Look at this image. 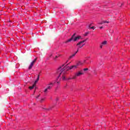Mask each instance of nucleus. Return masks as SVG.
I'll list each match as a JSON object with an SVG mask.
<instances>
[{"instance_id": "obj_1", "label": "nucleus", "mask_w": 130, "mask_h": 130, "mask_svg": "<svg viewBox=\"0 0 130 130\" xmlns=\"http://www.w3.org/2000/svg\"><path fill=\"white\" fill-rule=\"evenodd\" d=\"M86 60H84L83 61H79L77 62L76 64L74 66L69 67L68 64H64L61 67H60L58 69V72L59 73V76H58V80L62 79L63 81L67 80V78H66V75L68 71H70V70H76L79 66H82V64H84Z\"/></svg>"}, {"instance_id": "obj_2", "label": "nucleus", "mask_w": 130, "mask_h": 130, "mask_svg": "<svg viewBox=\"0 0 130 130\" xmlns=\"http://www.w3.org/2000/svg\"><path fill=\"white\" fill-rule=\"evenodd\" d=\"M85 44H86V40H83V41H80L78 43H77V51L75 52L74 53V54H73L72 55H71L69 57L68 60H70V59H72V58H73V57H74L75 55H76V54H77V53H78V52L79 51V50H80V48H82V47H83V46H84V45H85Z\"/></svg>"}, {"instance_id": "obj_3", "label": "nucleus", "mask_w": 130, "mask_h": 130, "mask_svg": "<svg viewBox=\"0 0 130 130\" xmlns=\"http://www.w3.org/2000/svg\"><path fill=\"white\" fill-rule=\"evenodd\" d=\"M80 39H81V37H80V36H77V37H75V34H74V35H73L72 36V37L70 39H69L67 40L66 41H65V43H68L69 42H71V41L76 42Z\"/></svg>"}, {"instance_id": "obj_4", "label": "nucleus", "mask_w": 130, "mask_h": 130, "mask_svg": "<svg viewBox=\"0 0 130 130\" xmlns=\"http://www.w3.org/2000/svg\"><path fill=\"white\" fill-rule=\"evenodd\" d=\"M52 86H53V83H50L47 85V87L45 90L43 91V93L44 94H47L48 92H49V90L51 88H52Z\"/></svg>"}, {"instance_id": "obj_5", "label": "nucleus", "mask_w": 130, "mask_h": 130, "mask_svg": "<svg viewBox=\"0 0 130 130\" xmlns=\"http://www.w3.org/2000/svg\"><path fill=\"white\" fill-rule=\"evenodd\" d=\"M84 73H83L82 71H80L79 72H77L75 74V75L72 78H68V80H70V79H77V77H80V76H82V75H83Z\"/></svg>"}, {"instance_id": "obj_6", "label": "nucleus", "mask_w": 130, "mask_h": 130, "mask_svg": "<svg viewBox=\"0 0 130 130\" xmlns=\"http://www.w3.org/2000/svg\"><path fill=\"white\" fill-rule=\"evenodd\" d=\"M37 59H35L30 64L29 66L28 67V70H31V69H32V68H33V66H34V64L35 63V62H36V60Z\"/></svg>"}, {"instance_id": "obj_7", "label": "nucleus", "mask_w": 130, "mask_h": 130, "mask_svg": "<svg viewBox=\"0 0 130 130\" xmlns=\"http://www.w3.org/2000/svg\"><path fill=\"white\" fill-rule=\"evenodd\" d=\"M106 44H107V41H104L100 44V47L101 48H102V47H103V46H104V45H106Z\"/></svg>"}, {"instance_id": "obj_8", "label": "nucleus", "mask_w": 130, "mask_h": 130, "mask_svg": "<svg viewBox=\"0 0 130 130\" xmlns=\"http://www.w3.org/2000/svg\"><path fill=\"white\" fill-rule=\"evenodd\" d=\"M53 55V54L52 53H50L48 55V56L47 59H50V58H51V57H52Z\"/></svg>"}, {"instance_id": "obj_9", "label": "nucleus", "mask_w": 130, "mask_h": 130, "mask_svg": "<svg viewBox=\"0 0 130 130\" xmlns=\"http://www.w3.org/2000/svg\"><path fill=\"white\" fill-rule=\"evenodd\" d=\"M36 84L34 83L32 86H29V89H30V90H32V89H34V87H35Z\"/></svg>"}, {"instance_id": "obj_10", "label": "nucleus", "mask_w": 130, "mask_h": 130, "mask_svg": "<svg viewBox=\"0 0 130 130\" xmlns=\"http://www.w3.org/2000/svg\"><path fill=\"white\" fill-rule=\"evenodd\" d=\"M40 75H39L38 76L37 79L35 81V84H36V83H37V82H38V81H39V78H40Z\"/></svg>"}, {"instance_id": "obj_11", "label": "nucleus", "mask_w": 130, "mask_h": 130, "mask_svg": "<svg viewBox=\"0 0 130 130\" xmlns=\"http://www.w3.org/2000/svg\"><path fill=\"white\" fill-rule=\"evenodd\" d=\"M58 57H59V55L55 56V57L54 58V60H56V58Z\"/></svg>"}, {"instance_id": "obj_12", "label": "nucleus", "mask_w": 130, "mask_h": 130, "mask_svg": "<svg viewBox=\"0 0 130 130\" xmlns=\"http://www.w3.org/2000/svg\"><path fill=\"white\" fill-rule=\"evenodd\" d=\"M103 23H109V22H107V21H103L101 23H99V24L100 25H102V24H103Z\"/></svg>"}, {"instance_id": "obj_13", "label": "nucleus", "mask_w": 130, "mask_h": 130, "mask_svg": "<svg viewBox=\"0 0 130 130\" xmlns=\"http://www.w3.org/2000/svg\"><path fill=\"white\" fill-rule=\"evenodd\" d=\"M89 29H92V30H95V26H89Z\"/></svg>"}, {"instance_id": "obj_14", "label": "nucleus", "mask_w": 130, "mask_h": 130, "mask_svg": "<svg viewBox=\"0 0 130 130\" xmlns=\"http://www.w3.org/2000/svg\"><path fill=\"white\" fill-rule=\"evenodd\" d=\"M45 100V98L42 99L41 100V102H42L43 101H44Z\"/></svg>"}, {"instance_id": "obj_15", "label": "nucleus", "mask_w": 130, "mask_h": 130, "mask_svg": "<svg viewBox=\"0 0 130 130\" xmlns=\"http://www.w3.org/2000/svg\"><path fill=\"white\" fill-rule=\"evenodd\" d=\"M83 71H84V72H86V71H88V68L84 69H83Z\"/></svg>"}, {"instance_id": "obj_16", "label": "nucleus", "mask_w": 130, "mask_h": 130, "mask_svg": "<svg viewBox=\"0 0 130 130\" xmlns=\"http://www.w3.org/2000/svg\"><path fill=\"white\" fill-rule=\"evenodd\" d=\"M39 96H40V95H38V96L36 97V98H37H37H39Z\"/></svg>"}, {"instance_id": "obj_17", "label": "nucleus", "mask_w": 130, "mask_h": 130, "mask_svg": "<svg viewBox=\"0 0 130 130\" xmlns=\"http://www.w3.org/2000/svg\"><path fill=\"white\" fill-rule=\"evenodd\" d=\"M100 29H102L103 27L102 26V27H100Z\"/></svg>"}, {"instance_id": "obj_18", "label": "nucleus", "mask_w": 130, "mask_h": 130, "mask_svg": "<svg viewBox=\"0 0 130 130\" xmlns=\"http://www.w3.org/2000/svg\"><path fill=\"white\" fill-rule=\"evenodd\" d=\"M87 58H90V57H88Z\"/></svg>"}, {"instance_id": "obj_19", "label": "nucleus", "mask_w": 130, "mask_h": 130, "mask_svg": "<svg viewBox=\"0 0 130 130\" xmlns=\"http://www.w3.org/2000/svg\"><path fill=\"white\" fill-rule=\"evenodd\" d=\"M85 36H87V35H85Z\"/></svg>"}]
</instances>
